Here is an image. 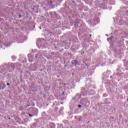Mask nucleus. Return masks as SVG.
Listing matches in <instances>:
<instances>
[{"instance_id":"9","label":"nucleus","mask_w":128,"mask_h":128,"mask_svg":"<svg viewBox=\"0 0 128 128\" xmlns=\"http://www.w3.org/2000/svg\"><path fill=\"white\" fill-rule=\"evenodd\" d=\"M78 108H82V106L80 104L78 105Z\"/></svg>"},{"instance_id":"16","label":"nucleus","mask_w":128,"mask_h":128,"mask_svg":"<svg viewBox=\"0 0 128 128\" xmlns=\"http://www.w3.org/2000/svg\"><path fill=\"white\" fill-rule=\"evenodd\" d=\"M106 36H108V34H106Z\"/></svg>"},{"instance_id":"10","label":"nucleus","mask_w":128,"mask_h":128,"mask_svg":"<svg viewBox=\"0 0 128 128\" xmlns=\"http://www.w3.org/2000/svg\"><path fill=\"white\" fill-rule=\"evenodd\" d=\"M62 96H64V92H63L62 93Z\"/></svg>"},{"instance_id":"17","label":"nucleus","mask_w":128,"mask_h":128,"mask_svg":"<svg viewBox=\"0 0 128 128\" xmlns=\"http://www.w3.org/2000/svg\"><path fill=\"white\" fill-rule=\"evenodd\" d=\"M30 56V54H28V56Z\"/></svg>"},{"instance_id":"21","label":"nucleus","mask_w":128,"mask_h":128,"mask_svg":"<svg viewBox=\"0 0 128 128\" xmlns=\"http://www.w3.org/2000/svg\"><path fill=\"white\" fill-rule=\"evenodd\" d=\"M65 66H66V65H65Z\"/></svg>"},{"instance_id":"14","label":"nucleus","mask_w":128,"mask_h":128,"mask_svg":"<svg viewBox=\"0 0 128 128\" xmlns=\"http://www.w3.org/2000/svg\"><path fill=\"white\" fill-rule=\"evenodd\" d=\"M19 18H22V16L19 15Z\"/></svg>"},{"instance_id":"19","label":"nucleus","mask_w":128,"mask_h":128,"mask_svg":"<svg viewBox=\"0 0 128 128\" xmlns=\"http://www.w3.org/2000/svg\"><path fill=\"white\" fill-rule=\"evenodd\" d=\"M92 36V34H90V36Z\"/></svg>"},{"instance_id":"20","label":"nucleus","mask_w":128,"mask_h":128,"mask_svg":"<svg viewBox=\"0 0 128 128\" xmlns=\"http://www.w3.org/2000/svg\"><path fill=\"white\" fill-rule=\"evenodd\" d=\"M20 22H22V20H20Z\"/></svg>"},{"instance_id":"4","label":"nucleus","mask_w":128,"mask_h":128,"mask_svg":"<svg viewBox=\"0 0 128 128\" xmlns=\"http://www.w3.org/2000/svg\"><path fill=\"white\" fill-rule=\"evenodd\" d=\"M78 64V62L76 60H74L72 61V64H73L74 66H76Z\"/></svg>"},{"instance_id":"12","label":"nucleus","mask_w":128,"mask_h":128,"mask_svg":"<svg viewBox=\"0 0 128 128\" xmlns=\"http://www.w3.org/2000/svg\"><path fill=\"white\" fill-rule=\"evenodd\" d=\"M10 83H7V86H10Z\"/></svg>"},{"instance_id":"7","label":"nucleus","mask_w":128,"mask_h":128,"mask_svg":"<svg viewBox=\"0 0 128 128\" xmlns=\"http://www.w3.org/2000/svg\"><path fill=\"white\" fill-rule=\"evenodd\" d=\"M78 22H75V24H74V26H78Z\"/></svg>"},{"instance_id":"6","label":"nucleus","mask_w":128,"mask_h":128,"mask_svg":"<svg viewBox=\"0 0 128 128\" xmlns=\"http://www.w3.org/2000/svg\"><path fill=\"white\" fill-rule=\"evenodd\" d=\"M38 56H40V54H36L35 58H38Z\"/></svg>"},{"instance_id":"5","label":"nucleus","mask_w":128,"mask_h":128,"mask_svg":"<svg viewBox=\"0 0 128 128\" xmlns=\"http://www.w3.org/2000/svg\"><path fill=\"white\" fill-rule=\"evenodd\" d=\"M56 16V12H54L52 14V16Z\"/></svg>"},{"instance_id":"15","label":"nucleus","mask_w":128,"mask_h":128,"mask_svg":"<svg viewBox=\"0 0 128 128\" xmlns=\"http://www.w3.org/2000/svg\"><path fill=\"white\" fill-rule=\"evenodd\" d=\"M30 106V105L28 104V105H27V106Z\"/></svg>"},{"instance_id":"11","label":"nucleus","mask_w":128,"mask_h":128,"mask_svg":"<svg viewBox=\"0 0 128 128\" xmlns=\"http://www.w3.org/2000/svg\"><path fill=\"white\" fill-rule=\"evenodd\" d=\"M0 90H4V87L0 88Z\"/></svg>"},{"instance_id":"22","label":"nucleus","mask_w":128,"mask_h":128,"mask_svg":"<svg viewBox=\"0 0 128 128\" xmlns=\"http://www.w3.org/2000/svg\"><path fill=\"white\" fill-rule=\"evenodd\" d=\"M127 100H128V98L127 99Z\"/></svg>"},{"instance_id":"8","label":"nucleus","mask_w":128,"mask_h":128,"mask_svg":"<svg viewBox=\"0 0 128 128\" xmlns=\"http://www.w3.org/2000/svg\"><path fill=\"white\" fill-rule=\"evenodd\" d=\"M28 116H30V118L34 116V115L31 114H29Z\"/></svg>"},{"instance_id":"13","label":"nucleus","mask_w":128,"mask_h":128,"mask_svg":"<svg viewBox=\"0 0 128 128\" xmlns=\"http://www.w3.org/2000/svg\"><path fill=\"white\" fill-rule=\"evenodd\" d=\"M74 2H75L74 1H72V4H74Z\"/></svg>"},{"instance_id":"2","label":"nucleus","mask_w":128,"mask_h":128,"mask_svg":"<svg viewBox=\"0 0 128 128\" xmlns=\"http://www.w3.org/2000/svg\"><path fill=\"white\" fill-rule=\"evenodd\" d=\"M73 98L75 100H78L80 98V94H77L76 96H75Z\"/></svg>"},{"instance_id":"3","label":"nucleus","mask_w":128,"mask_h":128,"mask_svg":"<svg viewBox=\"0 0 128 128\" xmlns=\"http://www.w3.org/2000/svg\"><path fill=\"white\" fill-rule=\"evenodd\" d=\"M50 128H56V124L54 123L51 122L50 124Z\"/></svg>"},{"instance_id":"18","label":"nucleus","mask_w":128,"mask_h":128,"mask_svg":"<svg viewBox=\"0 0 128 128\" xmlns=\"http://www.w3.org/2000/svg\"><path fill=\"white\" fill-rule=\"evenodd\" d=\"M110 78H112V76H110Z\"/></svg>"},{"instance_id":"23","label":"nucleus","mask_w":128,"mask_h":128,"mask_svg":"<svg viewBox=\"0 0 128 128\" xmlns=\"http://www.w3.org/2000/svg\"><path fill=\"white\" fill-rule=\"evenodd\" d=\"M50 2H52V1H50Z\"/></svg>"},{"instance_id":"1","label":"nucleus","mask_w":128,"mask_h":128,"mask_svg":"<svg viewBox=\"0 0 128 128\" xmlns=\"http://www.w3.org/2000/svg\"><path fill=\"white\" fill-rule=\"evenodd\" d=\"M38 43L39 44L40 46H43L44 48H46L48 46L46 45V40H40L38 41Z\"/></svg>"}]
</instances>
